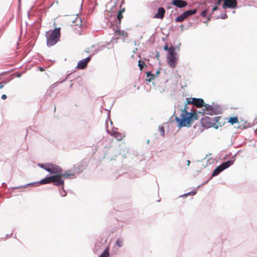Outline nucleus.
Wrapping results in <instances>:
<instances>
[{
    "label": "nucleus",
    "instance_id": "58836bf2",
    "mask_svg": "<svg viewBox=\"0 0 257 257\" xmlns=\"http://www.w3.org/2000/svg\"><path fill=\"white\" fill-rule=\"evenodd\" d=\"M159 131H160L161 133V136L162 137H164L165 133V128L163 126H159Z\"/></svg>",
    "mask_w": 257,
    "mask_h": 257
},
{
    "label": "nucleus",
    "instance_id": "f3484780",
    "mask_svg": "<svg viewBox=\"0 0 257 257\" xmlns=\"http://www.w3.org/2000/svg\"><path fill=\"white\" fill-rule=\"evenodd\" d=\"M189 13L187 10L183 12L180 15L178 16L175 19L176 23L182 22L187 17H189Z\"/></svg>",
    "mask_w": 257,
    "mask_h": 257
},
{
    "label": "nucleus",
    "instance_id": "5fc2aeb1",
    "mask_svg": "<svg viewBox=\"0 0 257 257\" xmlns=\"http://www.w3.org/2000/svg\"><path fill=\"white\" fill-rule=\"evenodd\" d=\"M154 54H155V53L154 52H151V53H150V54H149V56H147L145 57H148V58H149V59L151 58H154Z\"/></svg>",
    "mask_w": 257,
    "mask_h": 257
},
{
    "label": "nucleus",
    "instance_id": "3c124183",
    "mask_svg": "<svg viewBox=\"0 0 257 257\" xmlns=\"http://www.w3.org/2000/svg\"><path fill=\"white\" fill-rule=\"evenodd\" d=\"M24 73H25V71H23L22 72H17L15 73V75L17 77L20 78L22 76V74H23Z\"/></svg>",
    "mask_w": 257,
    "mask_h": 257
},
{
    "label": "nucleus",
    "instance_id": "37998d69",
    "mask_svg": "<svg viewBox=\"0 0 257 257\" xmlns=\"http://www.w3.org/2000/svg\"><path fill=\"white\" fill-rule=\"evenodd\" d=\"M144 60L145 61L147 62V64L149 66H151V68L152 69L153 67V64L150 62L149 59L148 57H144Z\"/></svg>",
    "mask_w": 257,
    "mask_h": 257
},
{
    "label": "nucleus",
    "instance_id": "c03bdc74",
    "mask_svg": "<svg viewBox=\"0 0 257 257\" xmlns=\"http://www.w3.org/2000/svg\"><path fill=\"white\" fill-rule=\"evenodd\" d=\"M227 18V15L225 13L221 14L219 16L217 17V19H223V20H225Z\"/></svg>",
    "mask_w": 257,
    "mask_h": 257
},
{
    "label": "nucleus",
    "instance_id": "5701e85b",
    "mask_svg": "<svg viewBox=\"0 0 257 257\" xmlns=\"http://www.w3.org/2000/svg\"><path fill=\"white\" fill-rule=\"evenodd\" d=\"M222 171V169L218 166L213 170L210 176V179H212L213 177L218 176Z\"/></svg>",
    "mask_w": 257,
    "mask_h": 257
},
{
    "label": "nucleus",
    "instance_id": "6e6552de",
    "mask_svg": "<svg viewBox=\"0 0 257 257\" xmlns=\"http://www.w3.org/2000/svg\"><path fill=\"white\" fill-rule=\"evenodd\" d=\"M222 7L224 10L227 9L234 10L239 8L240 7L238 6L236 0H225L222 4Z\"/></svg>",
    "mask_w": 257,
    "mask_h": 257
},
{
    "label": "nucleus",
    "instance_id": "aec40b11",
    "mask_svg": "<svg viewBox=\"0 0 257 257\" xmlns=\"http://www.w3.org/2000/svg\"><path fill=\"white\" fill-rule=\"evenodd\" d=\"M203 104H204V101L202 98L194 97L193 105L200 108L203 106Z\"/></svg>",
    "mask_w": 257,
    "mask_h": 257
},
{
    "label": "nucleus",
    "instance_id": "72a5a7b5",
    "mask_svg": "<svg viewBox=\"0 0 257 257\" xmlns=\"http://www.w3.org/2000/svg\"><path fill=\"white\" fill-rule=\"evenodd\" d=\"M146 75L147 78H150L152 80L154 79L156 77L155 74L153 73L151 71L146 72Z\"/></svg>",
    "mask_w": 257,
    "mask_h": 257
},
{
    "label": "nucleus",
    "instance_id": "864d4df0",
    "mask_svg": "<svg viewBox=\"0 0 257 257\" xmlns=\"http://www.w3.org/2000/svg\"><path fill=\"white\" fill-rule=\"evenodd\" d=\"M219 9H220V8L217 6L215 5L212 9V13Z\"/></svg>",
    "mask_w": 257,
    "mask_h": 257
},
{
    "label": "nucleus",
    "instance_id": "4d7b16f0",
    "mask_svg": "<svg viewBox=\"0 0 257 257\" xmlns=\"http://www.w3.org/2000/svg\"><path fill=\"white\" fill-rule=\"evenodd\" d=\"M161 69V67H159V68L158 69V70L156 72V73L155 74V75H156V76H158L160 73V70Z\"/></svg>",
    "mask_w": 257,
    "mask_h": 257
},
{
    "label": "nucleus",
    "instance_id": "de8ad7c7",
    "mask_svg": "<svg viewBox=\"0 0 257 257\" xmlns=\"http://www.w3.org/2000/svg\"><path fill=\"white\" fill-rule=\"evenodd\" d=\"M237 153L235 154L230 160H228V161H230L231 162V165H232L234 164V162L235 160L236 155Z\"/></svg>",
    "mask_w": 257,
    "mask_h": 257
},
{
    "label": "nucleus",
    "instance_id": "338daca9",
    "mask_svg": "<svg viewBox=\"0 0 257 257\" xmlns=\"http://www.w3.org/2000/svg\"><path fill=\"white\" fill-rule=\"evenodd\" d=\"M180 27L181 28V32H183V31H184V29H183L184 25H183V24H181V25L180 26Z\"/></svg>",
    "mask_w": 257,
    "mask_h": 257
},
{
    "label": "nucleus",
    "instance_id": "bf43d9fd",
    "mask_svg": "<svg viewBox=\"0 0 257 257\" xmlns=\"http://www.w3.org/2000/svg\"><path fill=\"white\" fill-rule=\"evenodd\" d=\"M206 18H207V21H210L211 18V15H209L208 16L207 15V17Z\"/></svg>",
    "mask_w": 257,
    "mask_h": 257
},
{
    "label": "nucleus",
    "instance_id": "603ef678",
    "mask_svg": "<svg viewBox=\"0 0 257 257\" xmlns=\"http://www.w3.org/2000/svg\"><path fill=\"white\" fill-rule=\"evenodd\" d=\"M156 54L155 55H154V58H156L157 60H159V58H160L159 52L156 50Z\"/></svg>",
    "mask_w": 257,
    "mask_h": 257
},
{
    "label": "nucleus",
    "instance_id": "f03ea898",
    "mask_svg": "<svg viewBox=\"0 0 257 257\" xmlns=\"http://www.w3.org/2000/svg\"><path fill=\"white\" fill-rule=\"evenodd\" d=\"M60 27H57L54 30L46 32V43L48 47H52L60 41Z\"/></svg>",
    "mask_w": 257,
    "mask_h": 257
},
{
    "label": "nucleus",
    "instance_id": "a878e982",
    "mask_svg": "<svg viewBox=\"0 0 257 257\" xmlns=\"http://www.w3.org/2000/svg\"><path fill=\"white\" fill-rule=\"evenodd\" d=\"M227 122L230 123L231 125H233L234 124L239 123L238 117L237 116L230 117L228 119Z\"/></svg>",
    "mask_w": 257,
    "mask_h": 257
},
{
    "label": "nucleus",
    "instance_id": "4468645a",
    "mask_svg": "<svg viewBox=\"0 0 257 257\" xmlns=\"http://www.w3.org/2000/svg\"><path fill=\"white\" fill-rule=\"evenodd\" d=\"M171 4L180 9L183 8L188 5L187 2L184 0H172Z\"/></svg>",
    "mask_w": 257,
    "mask_h": 257
},
{
    "label": "nucleus",
    "instance_id": "6ab92c4d",
    "mask_svg": "<svg viewBox=\"0 0 257 257\" xmlns=\"http://www.w3.org/2000/svg\"><path fill=\"white\" fill-rule=\"evenodd\" d=\"M85 169V166L81 164L74 165L72 168V169L74 170V173L75 174V173L80 174L82 173Z\"/></svg>",
    "mask_w": 257,
    "mask_h": 257
},
{
    "label": "nucleus",
    "instance_id": "bb28decb",
    "mask_svg": "<svg viewBox=\"0 0 257 257\" xmlns=\"http://www.w3.org/2000/svg\"><path fill=\"white\" fill-rule=\"evenodd\" d=\"M71 73L68 74L67 75V76H66V77L65 79L63 80L62 81H59V82H57L55 83L54 84H53V85H51V86L50 87V88L53 89L54 87L57 86L59 84L62 83V82L65 81L66 80V79H71Z\"/></svg>",
    "mask_w": 257,
    "mask_h": 257
},
{
    "label": "nucleus",
    "instance_id": "393cba45",
    "mask_svg": "<svg viewBox=\"0 0 257 257\" xmlns=\"http://www.w3.org/2000/svg\"><path fill=\"white\" fill-rule=\"evenodd\" d=\"M187 105L188 104L185 103L184 108L181 109V113L180 114L179 119H181L182 120H183L185 116H186V113L189 112L187 111V109L188 108V106H187Z\"/></svg>",
    "mask_w": 257,
    "mask_h": 257
},
{
    "label": "nucleus",
    "instance_id": "a18cd8bd",
    "mask_svg": "<svg viewBox=\"0 0 257 257\" xmlns=\"http://www.w3.org/2000/svg\"><path fill=\"white\" fill-rule=\"evenodd\" d=\"M34 46V44L32 43L31 42H29L28 44L27 49L29 50V52H30L32 50Z\"/></svg>",
    "mask_w": 257,
    "mask_h": 257
},
{
    "label": "nucleus",
    "instance_id": "c756f323",
    "mask_svg": "<svg viewBox=\"0 0 257 257\" xmlns=\"http://www.w3.org/2000/svg\"><path fill=\"white\" fill-rule=\"evenodd\" d=\"M38 166L43 169L44 170L48 172V171H51L50 169L49 168L48 163H38L37 164Z\"/></svg>",
    "mask_w": 257,
    "mask_h": 257
},
{
    "label": "nucleus",
    "instance_id": "9b49d317",
    "mask_svg": "<svg viewBox=\"0 0 257 257\" xmlns=\"http://www.w3.org/2000/svg\"><path fill=\"white\" fill-rule=\"evenodd\" d=\"M222 113V110L218 104L213 105V108H211L210 111L206 112V114L209 115H217Z\"/></svg>",
    "mask_w": 257,
    "mask_h": 257
},
{
    "label": "nucleus",
    "instance_id": "0eeeda50",
    "mask_svg": "<svg viewBox=\"0 0 257 257\" xmlns=\"http://www.w3.org/2000/svg\"><path fill=\"white\" fill-rule=\"evenodd\" d=\"M107 242V238L105 237H100L95 242L93 251L95 253H98V251L105 245Z\"/></svg>",
    "mask_w": 257,
    "mask_h": 257
},
{
    "label": "nucleus",
    "instance_id": "c9c22d12",
    "mask_svg": "<svg viewBox=\"0 0 257 257\" xmlns=\"http://www.w3.org/2000/svg\"><path fill=\"white\" fill-rule=\"evenodd\" d=\"M197 191L196 190H192L190 192H188V193H185L183 195H180V197H181L182 196L186 197L188 195H194L196 194Z\"/></svg>",
    "mask_w": 257,
    "mask_h": 257
},
{
    "label": "nucleus",
    "instance_id": "2f4dec72",
    "mask_svg": "<svg viewBox=\"0 0 257 257\" xmlns=\"http://www.w3.org/2000/svg\"><path fill=\"white\" fill-rule=\"evenodd\" d=\"M116 130H117V128L115 127H113L112 129V131L113 133H114V137L118 140H121L122 139L121 134L120 133L116 132Z\"/></svg>",
    "mask_w": 257,
    "mask_h": 257
},
{
    "label": "nucleus",
    "instance_id": "4be33fe9",
    "mask_svg": "<svg viewBox=\"0 0 257 257\" xmlns=\"http://www.w3.org/2000/svg\"><path fill=\"white\" fill-rule=\"evenodd\" d=\"M231 165V162L230 161H226L223 162L219 165V167L222 169V171L230 167Z\"/></svg>",
    "mask_w": 257,
    "mask_h": 257
},
{
    "label": "nucleus",
    "instance_id": "f257e3e1",
    "mask_svg": "<svg viewBox=\"0 0 257 257\" xmlns=\"http://www.w3.org/2000/svg\"><path fill=\"white\" fill-rule=\"evenodd\" d=\"M199 117L198 113L197 112L191 109L189 112L186 113V116L183 120L179 119V117L177 116H175V119L177 123V126L179 129H180L183 127H191L193 121L195 120L198 119Z\"/></svg>",
    "mask_w": 257,
    "mask_h": 257
},
{
    "label": "nucleus",
    "instance_id": "774afa93",
    "mask_svg": "<svg viewBox=\"0 0 257 257\" xmlns=\"http://www.w3.org/2000/svg\"><path fill=\"white\" fill-rule=\"evenodd\" d=\"M4 86V85L2 83V82H0V89L3 88Z\"/></svg>",
    "mask_w": 257,
    "mask_h": 257
},
{
    "label": "nucleus",
    "instance_id": "b1692460",
    "mask_svg": "<svg viewBox=\"0 0 257 257\" xmlns=\"http://www.w3.org/2000/svg\"><path fill=\"white\" fill-rule=\"evenodd\" d=\"M109 255H110L109 247V246H107L105 247L104 250L98 256V257H109Z\"/></svg>",
    "mask_w": 257,
    "mask_h": 257
},
{
    "label": "nucleus",
    "instance_id": "e2e57ef3",
    "mask_svg": "<svg viewBox=\"0 0 257 257\" xmlns=\"http://www.w3.org/2000/svg\"><path fill=\"white\" fill-rule=\"evenodd\" d=\"M152 80H153L151 79L150 78H147L145 80L146 81L149 82H151Z\"/></svg>",
    "mask_w": 257,
    "mask_h": 257
},
{
    "label": "nucleus",
    "instance_id": "6e6d98bb",
    "mask_svg": "<svg viewBox=\"0 0 257 257\" xmlns=\"http://www.w3.org/2000/svg\"><path fill=\"white\" fill-rule=\"evenodd\" d=\"M10 81H11V79H9L4 80L1 82L4 85H5V84H7L8 83H9Z\"/></svg>",
    "mask_w": 257,
    "mask_h": 257
},
{
    "label": "nucleus",
    "instance_id": "7c9ffc66",
    "mask_svg": "<svg viewBox=\"0 0 257 257\" xmlns=\"http://www.w3.org/2000/svg\"><path fill=\"white\" fill-rule=\"evenodd\" d=\"M213 103V102H212L211 104H209L204 102V104H203V106H204V108L202 109V110H206L207 112H208V111H210L211 108H213V105H214Z\"/></svg>",
    "mask_w": 257,
    "mask_h": 257
},
{
    "label": "nucleus",
    "instance_id": "8fccbe9b",
    "mask_svg": "<svg viewBox=\"0 0 257 257\" xmlns=\"http://www.w3.org/2000/svg\"><path fill=\"white\" fill-rule=\"evenodd\" d=\"M198 114H201V115H204L205 114H206V112L207 111L206 110H202V109L201 110H199V111H197V112Z\"/></svg>",
    "mask_w": 257,
    "mask_h": 257
},
{
    "label": "nucleus",
    "instance_id": "13d9d810",
    "mask_svg": "<svg viewBox=\"0 0 257 257\" xmlns=\"http://www.w3.org/2000/svg\"><path fill=\"white\" fill-rule=\"evenodd\" d=\"M7 98V95H6V94H3V95H2V96H1V98H2V99H4V100L6 99Z\"/></svg>",
    "mask_w": 257,
    "mask_h": 257
},
{
    "label": "nucleus",
    "instance_id": "f8f14e48",
    "mask_svg": "<svg viewBox=\"0 0 257 257\" xmlns=\"http://www.w3.org/2000/svg\"><path fill=\"white\" fill-rule=\"evenodd\" d=\"M120 28V21H118L116 24L115 29H113L114 33L117 35L122 36L123 39L127 38L128 37V33L123 30H121Z\"/></svg>",
    "mask_w": 257,
    "mask_h": 257
},
{
    "label": "nucleus",
    "instance_id": "052dcab7",
    "mask_svg": "<svg viewBox=\"0 0 257 257\" xmlns=\"http://www.w3.org/2000/svg\"><path fill=\"white\" fill-rule=\"evenodd\" d=\"M125 11V8H123L122 9H121L119 11H118V12H119L120 13H123V12H124Z\"/></svg>",
    "mask_w": 257,
    "mask_h": 257
},
{
    "label": "nucleus",
    "instance_id": "473e14b6",
    "mask_svg": "<svg viewBox=\"0 0 257 257\" xmlns=\"http://www.w3.org/2000/svg\"><path fill=\"white\" fill-rule=\"evenodd\" d=\"M249 123L247 121L245 120L244 122V124H240L239 126L237 127V128H240V129H246L248 127H249Z\"/></svg>",
    "mask_w": 257,
    "mask_h": 257
},
{
    "label": "nucleus",
    "instance_id": "7ed1b4c3",
    "mask_svg": "<svg viewBox=\"0 0 257 257\" xmlns=\"http://www.w3.org/2000/svg\"><path fill=\"white\" fill-rule=\"evenodd\" d=\"M51 176H53L54 178L51 179V183L56 186H61V188L59 190L60 195L64 197L66 196L67 192L64 188V180L59 174L57 175H52Z\"/></svg>",
    "mask_w": 257,
    "mask_h": 257
},
{
    "label": "nucleus",
    "instance_id": "423d86ee",
    "mask_svg": "<svg viewBox=\"0 0 257 257\" xmlns=\"http://www.w3.org/2000/svg\"><path fill=\"white\" fill-rule=\"evenodd\" d=\"M212 117L208 116H205L201 118L200 123L201 126L205 128H209L213 127L215 129L218 128V125L212 123Z\"/></svg>",
    "mask_w": 257,
    "mask_h": 257
},
{
    "label": "nucleus",
    "instance_id": "09e8293b",
    "mask_svg": "<svg viewBox=\"0 0 257 257\" xmlns=\"http://www.w3.org/2000/svg\"><path fill=\"white\" fill-rule=\"evenodd\" d=\"M211 179H210V177H209V178L206 180L205 181H204V182H203L201 184H200V185H198L197 186V187H199L200 186H204V185L206 184L207 183H208V182L210 181Z\"/></svg>",
    "mask_w": 257,
    "mask_h": 257
},
{
    "label": "nucleus",
    "instance_id": "0e129e2a",
    "mask_svg": "<svg viewBox=\"0 0 257 257\" xmlns=\"http://www.w3.org/2000/svg\"><path fill=\"white\" fill-rule=\"evenodd\" d=\"M13 235V233H10V234H7L6 235V237L7 238V237H9L10 236H12Z\"/></svg>",
    "mask_w": 257,
    "mask_h": 257
},
{
    "label": "nucleus",
    "instance_id": "2eb2a0df",
    "mask_svg": "<svg viewBox=\"0 0 257 257\" xmlns=\"http://www.w3.org/2000/svg\"><path fill=\"white\" fill-rule=\"evenodd\" d=\"M165 13L166 10L163 7H159L157 10V13L154 15L153 18L154 19H158L162 20L164 17Z\"/></svg>",
    "mask_w": 257,
    "mask_h": 257
},
{
    "label": "nucleus",
    "instance_id": "20e7f679",
    "mask_svg": "<svg viewBox=\"0 0 257 257\" xmlns=\"http://www.w3.org/2000/svg\"><path fill=\"white\" fill-rule=\"evenodd\" d=\"M101 50H102V48L93 50L92 54H91L86 58L83 59L78 62L76 68H78L80 69H84L86 68L88 65V63L90 61L92 56Z\"/></svg>",
    "mask_w": 257,
    "mask_h": 257
},
{
    "label": "nucleus",
    "instance_id": "680f3d73",
    "mask_svg": "<svg viewBox=\"0 0 257 257\" xmlns=\"http://www.w3.org/2000/svg\"><path fill=\"white\" fill-rule=\"evenodd\" d=\"M39 70L40 71L43 72V71H44L45 69H44V68L43 67L40 66V67H39Z\"/></svg>",
    "mask_w": 257,
    "mask_h": 257
},
{
    "label": "nucleus",
    "instance_id": "79ce46f5",
    "mask_svg": "<svg viewBox=\"0 0 257 257\" xmlns=\"http://www.w3.org/2000/svg\"><path fill=\"white\" fill-rule=\"evenodd\" d=\"M207 9L204 10L200 13V15L203 18H206L207 17Z\"/></svg>",
    "mask_w": 257,
    "mask_h": 257
},
{
    "label": "nucleus",
    "instance_id": "49530a36",
    "mask_svg": "<svg viewBox=\"0 0 257 257\" xmlns=\"http://www.w3.org/2000/svg\"><path fill=\"white\" fill-rule=\"evenodd\" d=\"M237 153L235 154L230 160H228V161H230L231 162V165H232L234 164V162L235 160L236 155Z\"/></svg>",
    "mask_w": 257,
    "mask_h": 257
},
{
    "label": "nucleus",
    "instance_id": "f704fd0d",
    "mask_svg": "<svg viewBox=\"0 0 257 257\" xmlns=\"http://www.w3.org/2000/svg\"><path fill=\"white\" fill-rule=\"evenodd\" d=\"M123 18L122 14L120 13L119 12H117V15L116 16V18H114L115 21L116 22V24L118 21L121 22V19Z\"/></svg>",
    "mask_w": 257,
    "mask_h": 257
},
{
    "label": "nucleus",
    "instance_id": "1a4fd4ad",
    "mask_svg": "<svg viewBox=\"0 0 257 257\" xmlns=\"http://www.w3.org/2000/svg\"><path fill=\"white\" fill-rule=\"evenodd\" d=\"M48 165L51 171H48V172L50 175L59 174L63 171V169L56 164L48 163Z\"/></svg>",
    "mask_w": 257,
    "mask_h": 257
},
{
    "label": "nucleus",
    "instance_id": "ea45409f",
    "mask_svg": "<svg viewBox=\"0 0 257 257\" xmlns=\"http://www.w3.org/2000/svg\"><path fill=\"white\" fill-rule=\"evenodd\" d=\"M188 12L189 13V15L190 16L195 15L197 13V9H190L187 10Z\"/></svg>",
    "mask_w": 257,
    "mask_h": 257
},
{
    "label": "nucleus",
    "instance_id": "a211bd4d",
    "mask_svg": "<svg viewBox=\"0 0 257 257\" xmlns=\"http://www.w3.org/2000/svg\"><path fill=\"white\" fill-rule=\"evenodd\" d=\"M54 177L51 176L50 174L47 175L46 177L39 181H37V184L39 185H44L47 184L51 183V179H53Z\"/></svg>",
    "mask_w": 257,
    "mask_h": 257
},
{
    "label": "nucleus",
    "instance_id": "e433bc0d",
    "mask_svg": "<svg viewBox=\"0 0 257 257\" xmlns=\"http://www.w3.org/2000/svg\"><path fill=\"white\" fill-rule=\"evenodd\" d=\"M175 113H176V111L175 110H174V113L173 114H172V115L169 118V120H168V122L172 124L173 123L174 121H176L175 119V116H177L176 115H175Z\"/></svg>",
    "mask_w": 257,
    "mask_h": 257
},
{
    "label": "nucleus",
    "instance_id": "cd10ccee",
    "mask_svg": "<svg viewBox=\"0 0 257 257\" xmlns=\"http://www.w3.org/2000/svg\"><path fill=\"white\" fill-rule=\"evenodd\" d=\"M221 118V116H215L214 117H212L213 121L212 123L214 124H217V125H218L219 126H222L224 123H222L221 122H219V119Z\"/></svg>",
    "mask_w": 257,
    "mask_h": 257
},
{
    "label": "nucleus",
    "instance_id": "dca6fc26",
    "mask_svg": "<svg viewBox=\"0 0 257 257\" xmlns=\"http://www.w3.org/2000/svg\"><path fill=\"white\" fill-rule=\"evenodd\" d=\"M118 39V38H114L113 37H112L111 38V39L110 41V42H105V44L102 45L100 46L99 47H98L99 46V44H97L96 45H93L91 46V48L92 49L94 48V50L99 49H102V50H103L106 47V46L109 45L110 44V43L112 41H113L114 40H115V42L117 43V41Z\"/></svg>",
    "mask_w": 257,
    "mask_h": 257
},
{
    "label": "nucleus",
    "instance_id": "39448f33",
    "mask_svg": "<svg viewBox=\"0 0 257 257\" xmlns=\"http://www.w3.org/2000/svg\"><path fill=\"white\" fill-rule=\"evenodd\" d=\"M177 50L168 53L167 54V62L168 65L172 68L176 67L178 63V58L177 57Z\"/></svg>",
    "mask_w": 257,
    "mask_h": 257
},
{
    "label": "nucleus",
    "instance_id": "ddd939ff",
    "mask_svg": "<svg viewBox=\"0 0 257 257\" xmlns=\"http://www.w3.org/2000/svg\"><path fill=\"white\" fill-rule=\"evenodd\" d=\"M60 176L64 179H68L71 177L73 179L76 178L75 174H74V170L72 169L68 170L64 172H63V171L61 172L60 174Z\"/></svg>",
    "mask_w": 257,
    "mask_h": 257
},
{
    "label": "nucleus",
    "instance_id": "a19ab883",
    "mask_svg": "<svg viewBox=\"0 0 257 257\" xmlns=\"http://www.w3.org/2000/svg\"><path fill=\"white\" fill-rule=\"evenodd\" d=\"M186 102H185V104H193V100H194V97H191V98H186Z\"/></svg>",
    "mask_w": 257,
    "mask_h": 257
},
{
    "label": "nucleus",
    "instance_id": "c85d7f7f",
    "mask_svg": "<svg viewBox=\"0 0 257 257\" xmlns=\"http://www.w3.org/2000/svg\"><path fill=\"white\" fill-rule=\"evenodd\" d=\"M140 69L141 70H142L144 68H145L147 67V62L145 61H142L140 59L138 61V64Z\"/></svg>",
    "mask_w": 257,
    "mask_h": 257
},
{
    "label": "nucleus",
    "instance_id": "69168bd1",
    "mask_svg": "<svg viewBox=\"0 0 257 257\" xmlns=\"http://www.w3.org/2000/svg\"><path fill=\"white\" fill-rule=\"evenodd\" d=\"M220 2H221L220 1L217 0V1L215 3V5H216L217 6H219L220 5Z\"/></svg>",
    "mask_w": 257,
    "mask_h": 257
},
{
    "label": "nucleus",
    "instance_id": "412c9836",
    "mask_svg": "<svg viewBox=\"0 0 257 257\" xmlns=\"http://www.w3.org/2000/svg\"><path fill=\"white\" fill-rule=\"evenodd\" d=\"M38 184H37V181H36V182L29 183H27L24 185H20V186L11 187V189H12L13 190H15V189H20V188H26L29 186H38Z\"/></svg>",
    "mask_w": 257,
    "mask_h": 257
},
{
    "label": "nucleus",
    "instance_id": "9d476101",
    "mask_svg": "<svg viewBox=\"0 0 257 257\" xmlns=\"http://www.w3.org/2000/svg\"><path fill=\"white\" fill-rule=\"evenodd\" d=\"M174 44L175 46L171 45L170 47H168L167 44H166L164 47L163 49L164 51L167 52V54L171 52H173L174 50L179 51L180 49V46L181 45V43L179 40H176L174 42Z\"/></svg>",
    "mask_w": 257,
    "mask_h": 257
},
{
    "label": "nucleus",
    "instance_id": "4c0bfd02",
    "mask_svg": "<svg viewBox=\"0 0 257 257\" xmlns=\"http://www.w3.org/2000/svg\"><path fill=\"white\" fill-rule=\"evenodd\" d=\"M115 245H117L119 247H121L122 246V239L119 238L116 239L115 241Z\"/></svg>",
    "mask_w": 257,
    "mask_h": 257
}]
</instances>
